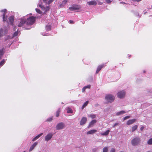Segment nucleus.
<instances>
[{
  "mask_svg": "<svg viewBox=\"0 0 152 152\" xmlns=\"http://www.w3.org/2000/svg\"><path fill=\"white\" fill-rule=\"evenodd\" d=\"M88 101H86V102H85V103L84 104H83V105H84V106H85V107L87 105V104H88Z\"/></svg>",
  "mask_w": 152,
  "mask_h": 152,
  "instance_id": "473e14b6",
  "label": "nucleus"
},
{
  "mask_svg": "<svg viewBox=\"0 0 152 152\" xmlns=\"http://www.w3.org/2000/svg\"><path fill=\"white\" fill-rule=\"evenodd\" d=\"M140 139L138 137H137L133 139L131 141L132 145L133 146H136L140 143Z\"/></svg>",
  "mask_w": 152,
  "mask_h": 152,
  "instance_id": "20e7f679",
  "label": "nucleus"
},
{
  "mask_svg": "<svg viewBox=\"0 0 152 152\" xmlns=\"http://www.w3.org/2000/svg\"><path fill=\"white\" fill-rule=\"evenodd\" d=\"M119 124V123H116L114 124V125L113 126V127H115L116 126L118 125Z\"/></svg>",
  "mask_w": 152,
  "mask_h": 152,
  "instance_id": "4c0bfd02",
  "label": "nucleus"
},
{
  "mask_svg": "<svg viewBox=\"0 0 152 152\" xmlns=\"http://www.w3.org/2000/svg\"><path fill=\"white\" fill-rule=\"evenodd\" d=\"M45 28L47 31H49L51 29V26L50 25L46 26L45 27Z\"/></svg>",
  "mask_w": 152,
  "mask_h": 152,
  "instance_id": "a878e982",
  "label": "nucleus"
},
{
  "mask_svg": "<svg viewBox=\"0 0 152 152\" xmlns=\"http://www.w3.org/2000/svg\"><path fill=\"white\" fill-rule=\"evenodd\" d=\"M120 3H122V4H125V3L124 2H120Z\"/></svg>",
  "mask_w": 152,
  "mask_h": 152,
  "instance_id": "09e8293b",
  "label": "nucleus"
},
{
  "mask_svg": "<svg viewBox=\"0 0 152 152\" xmlns=\"http://www.w3.org/2000/svg\"><path fill=\"white\" fill-rule=\"evenodd\" d=\"M5 63V60L4 59H3L0 62V66H2Z\"/></svg>",
  "mask_w": 152,
  "mask_h": 152,
  "instance_id": "c85d7f7f",
  "label": "nucleus"
},
{
  "mask_svg": "<svg viewBox=\"0 0 152 152\" xmlns=\"http://www.w3.org/2000/svg\"><path fill=\"white\" fill-rule=\"evenodd\" d=\"M115 149L113 148H112L110 151V152H115Z\"/></svg>",
  "mask_w": 152,
  "mask_h": 152,
  "instance_id": "58836bf2",
  "label": "nucleus"
},
{
  "mask_svg": "<svg viewBox=\"0 0 152 152\" xmlns=\"http://www.w3.org/2000/svg\"><path fill=\"white\" fill-rule=\"evenodd\" d=\"M43 134V133H41L40 134L38 135L37 136L35 137L32 140V141H34L35 140H36L38 138H39Z\"/></svg>",
  "mask_w": 152,
  "mask_h": 152,
  "instance_id": "aec40b11",
  "label": "nucleus"
},
{
  "mask_svg": "<svg viewBox=\"0 0 152 152\" xmlns=\"http://www.w3.org/2000/svg\"><path fill=\"white\" fill-rule=\"evenodd\" d=\"M145 71H144H144H143V73H145Z\"/></svg>",
  "mask_w": 152,
  "mask_h": 152,
  "instance_id": "3c124183",
  "label": "nucleus"
},
{
  "mask_svg": "<svg viewBox=\"0 0 152 152\" xmlns=\"http://www.w3.org/2000/svg\"><path fill=\"white\" fill-rule=\"evenodd\" d=\"M130 118V116H127L126 117H124L123 118V121H125L129 118Z\"/></svg>",
  "mask_w": 152,
  "mask_h": 152,
  "instance_id": "7c9ffc66",
  "label": "nucleus"
},
{
  "mask_svg": "<svg viewBox=\"0 0 152 152\" xmlns=\"http://www.w3.org/2000/svg\"><path fill=\"white\" fill-rule=\"evenodd\" d=\"M147 143L149 145H152V138H150L148 140Z\"/></svg>",
  "mask_w": 152,
  "mask_h": 152,
  "instance_id": "bb28decb",
  "label": "nucleus"
},
{
  "mask_svg": "<svg viewBox=\"0 0 152 152\" xmlns=\"http://www.w3.org/2000/svg\"><path fill=\"white\" fill-rule=\"evenodd\" d=\"M73 113V111L72 109L69 108H67V113Z\"/></svg>",
  "mask_w": 152,
  "mask_h": 152,
  "instance_id": "412c9836",
  "label": "nucleus"
},
{
  "mask_svg": "<svg viewBox=\"0 0 152 152\" xmlns=\"http://www.w3.org/2000/svg\"><path fill=\"white\" fill-rule=\"evenodd\" d=\"M105 98L108 102L111 103L114 101L115 97L114 95L112 94H109L105 96Z\"/></svg>",
  "mask_w": 152,
  "mask_h": 152,
  "instance_id": "f257e3e1",
  "label": "nucleus"
},
{
  "mask_svg": "<svg viewBox=\"0 0 152 152\" xmlns=\"http://www.w3.org/2000/svg\"><path fill=\"white\" fill-rule=\"evenodd\" d=\"M37 143H38L37 142H34L30 147L29 151H31L34 148V147L37 145Z\"/></svg>",
  "mask_w": 152,
  "mask_h": 152,
  "instance_id": "2eb2a0df",
  "label": "nucleus"
},
{
  "mask_svg": "<svg viewBox=\"0 0 152 152\" xmlns=\"http://www.w3.org/2000/svg\"><path fill=\"white\" fill-rule=\"evenodd\" d=\"M96 121L95 120H92L90 123L88 128H89L93 126V125L96 123Z\"/></svg>",
  "mask_w": 152,
  "mask_h": 152,
  "instance_id": "dca6fc26",
  "label": "nucleus"
},
{
  "mask_svg": "<svg viewBox=\"0 0 152 152\" xmlns=\"http://www.w3.org/2000/svg\"><path fill=\"white\" fill-rule=\"evenodd\" d=\"M97 132V130L95 129H93L90 130L87 133V134H93Z\"/></svg>",
  "mask_w": 152,
  "mask_h": 152,
  "instance_id": "a211bd4d",
  "label": "nucleus"
},
{
  "mask_svg": "<svg viewBox=\"0 0 152 152\" xmlns=\"http://www.w3.org/2000/svg\"><path fill=\"white\" fill-rule=\"evenodd\" d=\"M88 117H91L92 118H94L96 117V116L95 114H91L88 115Z\"/></svg>",
  "mask_w": 152,
  "mask_h": 152,
  "instance_id": "cd10ccee",
  "label": "nucleus"
},
{
  "mask_svg": "<svg viewBox=\"0 0 152 152\" xmlns=\"http://www.w3.org/2000/svg\"><path fill=\"white\" fill-rule=\"evenodd\" d=\"M69 22L71 23H73V21L72 20H69Z\"/></svg>",
  "mask_w": 152,
  "mask_h": 152,
  "instance_id": "c03bdc74",
  "label": "nucleus"
},
{
  "mask_svg": "<svg viewBox=\"0 0 152 152\" xmlns=\"http://www.w3.org/2000/svg\"><path fill=\"white\" fill-rule=\"evenodd\" d=\"M47 0H43V1L45 3H47Z\"/></svg>",
  "mask_w": 152,
  "mask_h": 152,
  "instance_id": "a18cd8bd",
  "label": "nucleus"
},
{
  "mask_svg": "<svg viewBox=\"0 0 152 152\" xmlns=\"http://www.w3.org/2000/svg\"><path fill=\"white\" fill-rule=\"evenodd\" d=\"M54 0H49V1L48 2V4H50V3L52 2Z\"/></svg>",
  "mask_w": 152,
  "mask_h": 152,
  "instance_id": "f704fd0d",
  "label": "nucleus"
},
{
  "mask_svg": "<svg viewBox=\"0 0 152 152\" xmlns=\"http://www.w3.org/2000/svg\"><path fill=\"white\" fill-rule=\"evenodd\" d=\"M39 7H41L42 9H43V8H44V9H45V7H44L43 6H42V5H39Z\"/></svg>",
  "mask_w": 152,
  "mask_h": 152,
  "instance_id": "a19ab883",
  "label": "nucleus"
},
{
  "mask_svg": "<svg viewBox=\"0 0 152 152\" xmlns=\"http://www.w3.org/2000/svg\"><path fill=\"white\" fill-rule=\"evenodd\" d=\"M105 66V65L104 64H103L102 65H100L98 66L97 70L96 72V73H98L100 71L101 69L102 68L104 67Z\"/></svg>",
  "mask_w": 152,
  "mask_h": 152,
  "instance_id": "ddd939ff",
  "label": "nucleus"
},
{
  "mask_svg": "<svg viewBox=\"0 0 152 152\" xmlns=\"http://www.w3.org/2000/svg\"><path fill=\"white\" fill-rule=\"evenodd\" d=\"M84 87L86 89L90 88L91 87V86L90 85H88L87 86H84Z\"/></svg>",
  "mask_w": 152,
  "mask_h": 152,
  "instance_id": "72a5a7b5",
  "label": "nucleus"
},
{
  "mask_svg": "<svg viewBox=\"0 0 152 152\" xmlns=\"http://www.w3.org/2000/svg\"><path fill=\"white\" fill-rule=\"evenodd\" d=\"M109 147H105L103 148V152H108Z\"/></svg>",
  "mask_w": 152,
  "mask_h": 152,
  "instance_id": "b1692460",
  "label": "nucleus"
},
{
  "mask_svg": "<svg viewBox=\"0 0 152 152\" xmlns=\"http://www.w3.org/2000/svg\"><path fill=\"white\" fill-rule=\"evenodd\" d=\"M146 152H152V150Z\"/></svg>",
  "mask_w": 152,
  "mask_h": 152,
  "instance_id": "8fccbe9b",
  "label": "nucleus"
},
{
  "mask_svg": "<svg viewBox=\"0 0 152 152\" xmlns=\"http://www.w3.org/2000/svg\"><path fill=\"white\" fill-rule=\"evenodd\" d=\"M53 134L52 133H49L45 137V140L46 141H48L50 140L52 137Z\"/></svg>",
  "mask_w": 152,
  "mask_h": 152,
  "instance_id": "1a4fd4ad",
  "label": "nucleus"
},
{
  "mask_svg": "<svg viewBox=\"0 0 152 152\" xmlns=\"http://www.w3.org/2000/svg\"><path fill=\"white\" fill-rule=\"evenodd\" d=\"M136 120L135 119L129 120L126 122V124L128 125H129L132 124L136 121Z\"/></svg>",
  "mask_w": 152,
  "mask_h": 152,
  "instance_id": "f8f14e48",
  "label": "nucleus"
},
{
  "mask_svg": "<svg viewBox=\"0 0 152 152\" xmlns=\"http://www.w3.org/2000/svg\"><path fill=\"white\" fill-rule=\"evenodd\" d=\"M86 88H85L84 87H83V88H82V91L83 92H84L85 91V90H86Z\"/></svg>",
  "mask_w": 152,
  "mask_h": 152,
  "instance_id": "ea45409f",
  "label": "nucleus"
},
{
  "mask_svg": "<svg viewBox=\"0 0 152 152\" xmlns=\"http://www.w3.org/2000/svg\"><path fill=\"white\" fill-rule=\"evenodd\" d=\"M36 10L37 12L39 14H41L42 13L41 11V10H40L38 9H37V8L36 9Z\"/></svg>",
  "mask_w": 152,
  "mask_h": 152,
  "instance_id": "2f4dec72",
  "label": "nucleus"
},
{
  "mask_svg": "<svg viewBox=\"0 0 152 152\" xmlns=\"http://www.w3.org/2000/svg\"><path fill=\"white\" fill-rule=\"evenodd\" d=\"M61 112V110L59 109L56 112V116L57 117H58L59 115V114Z\"/></svg>",
  "mask_w": 152,
  "mask_h": 152,
  "instance_id": "5701e85b",
  "label": "nucleus"
},
{
  "mask_svg": "<svg viewBox=\"0 0 152 152\" xmlns=\"http://www.w3.org/2000/svg\"><path fill=\"white\" fill-rule=\"evenodd\" d=\"M151 7H152V6H151Z\"/></svg>",
  "mask_w": 152,
  "mask_h": 152,
  "instance_id": "864d4df0",
  "label": "nucleus"
},
{
  "mask_svg": "<svg viewBox=\"0 0 152 152\" xmlns=\"http://www.w3.org/2000/svg\"><path fill=\"white\" fill-rule=\"evenodd\" d=\"M138 127L137 125H135L133 126L132 128V131L133 132L137 129Z\"/></svg>",
  "mask_w": 152,
  "mask_h": 152,
  "instance_id": "4be33fe9",
  "label": "nucleus"
},
{
  "mask_svg": "<svg viewBox=\"0 0 152 152\" xmlns=\"http://www.w3.org/2000/svg\"><path fill=\"white\" fill-rule=\"evenodd\" d=\"M144 126H142L140 128V130H141V131H142L143 130V129H144Z\"/></svg>",
  "mask_w": 152,
  "mask_h": 152,
  "instance_id": "79ce46f5",
  "label": "nucleus"
},
{
  "mask_svg": "<svg viewBox=\"0 0 152 152\" xmlns=\"http://www.w3.org/2000/svg\"><path fill=\"white\" fill-rule=\"evenodd\" d=\"M126 95V92L125 90L119 91L117 93V97L120 99H123Z\"/></svg>",
  "mask_w": 152,
  "mask_h": 152,
  "instance_id": "7ed1b4c3",
  "label": "nucleus"
},
{
  "mask_svg": "<svg viewBox=\"0 0 152 152\" xmlns=\"http://www.w3.org/2000/svg\"><path fill=\"white\" fill-rule=\"evenodd\" d=\"M64 127V124L63 123H60L58 124L56 126V129L57 130H59L63 129Z\"/></svg>",
  "mask_w": 152,
  "mask_h": 152,
  "instance_id": "0eeeda50",
  "label": "nucleus"
},
{
  "mask_svg": "<svg viewBox=\"0 0 152 152\" xmlns=\"http://www.w3.org/2000/svg\"><path fill=\"white\" fill-rule=\"evenodd\" d=\"M26 22V20L25 19H22L20 20V21L18 25L19 27H22L23 26Z\"/></svg>",
  "mask_w": 152,
  "mask_h": 152,
  "instance_id": "9d476101",
  "label": "nucleus"
},
{
  "mask_svg": "<svg viewBox=\"0 0 152 152\" xmlns=\"http://www.w3.org/2000/svg\"><path fill=\"white\" fill-rule=\"evenodd\" d=\"M7 32H8V31L7 30H5L4 31V34H7Z\"/></svg>",
  "mask_w": 152,
  "mask_h": 152,
  "instance_id": "37998d69",
  "label": "nucleus"
},
{
  "mask_svg": "<svg viewBox=\"0 0 152 152\" xmlns=\"http://www.w3.org/2000/svg\"><path fill=\"white\" fill-rule=\"evenodd\" d=\"M105 1L108 4H109L112 2V1L110 0H105Z\"/></svg>",
  "mask_w": 152,
  "mask_h": 152,
  "instance_id": "e433bc0d",
  "label": "nucleus"
},
{
  "mask_svg": "<svg viewBox=\"0 0 152 152\" xmlns=\"http://www.w3.org/2000/svg\"><path fill=\"white\" fill-rule=\"evenodd\" d=\"M126 113L125 111L122 110L116 113L115 114V115L116 116H119L125 113Z\"/></svg>",
  "mask_w": 152,
  "mask_h": 152,
  "instance_id": "4468645a",
  "label": "nucleus"
},
{
  "mask_svg": "<svg viewBox=\"0 0 152 152\" xmlns=\"http://www.w3.org/2000/svg\"><path fill=\"white\" fill-rule=\"evenodd\" d=\"M4 49L3 48L0 50V58L3 55L4 53Z\"/></svg>",
  "mask_w": 152,
  "mask_h": 152,
  "instance_id": "393cba45",
  "label": "nucleus"
},
{
  "mask_svg": "<svg viewBox=\"0 0 152 152\" xmlns=\"http://www.w3.org/2000/svg\"><path fill=\"white\" fill-rule=\"evenodd\" d=\"M87 120V118L86 117H83L81 119L80 122V124L81 125H82L85 124Z\"/></svg>",
  "mask_w": 152,
  "mask_h": 152,
  "instance_id": "6e6552de",
  "label": "nucleus"
},
{
  "mask_svg": "<svg viewBox=\"0 0 152 152\" xmlns=\"http://www.w3.org/2000/svg\"><path fill=\"white\" fill-rule=\"evenodd\" d=\"M110 132V131L109 130H108L104 132L101 133V134L103 136H107L108 134Z\"/></svg>",
  "mask_w": 152,
  "mask_h": 152,
  "instance_id": "6ab92c4d",
  "label": "nucleus"
},
{
  "mask_svg": "<svg viewBox=\"0 0 152 152\" xmlns=\"http://www.w3.org/2000/svg\"><path fill=\"white\" fill-rule=\"evenodd\" d=\"M53 120V118L52 117H50L48 118L46 120V121L47 122H51Z\"/></svg>",
  "mask_w": 152,
  "mask_h": 152,
  "instance_id": "c756f323",
  "label": "nucleus"
},
{
  "mask_svg": "<svg viewBox=\"0 0 152 152\" xmlns=\"http://www.w3.org/2000/svg\"><path fill=\"white\" fill-rule=\"evenodd\" d=\"M7 10L6 9H4L3 10H1L0 11L1 12L3 13L2 16L3 21L4 22L7 21V16H5L6 12H7Z\"/></svg>",
  "mask_w": 152,
  "mask_h": 152,
  "instance_id": "423d86ee",
  "label": "nucleus"
},
{
  "mask_svg": "<svg viewBox=\"0 0 152 152\" xmlns=\"http://www.w3.org/2000/svg\"><path fill=\"white\" fill-rule=\"evenodd\" d=\"M18 34V32L17 31L15 32L13 34V36L14 37L17 36Z\"/></svg>",
  "mask_w": 152,
  "mask_h": 152,
  "instance_id": "c9c22d12",
  "label": "nucleus"
},
{
  "mask_svg": "<svg viewBox=\"0 0 152 152\" xmlns=\"http://www.w3.org/2000/svg\"><path fill=\"white\" fill-rule=\"evenodd\" d=\"M80 7V5H73L71 7H69V9L71 11H75L79 9Z\"/></svg>",
  "mask_w": 152,
  "mask_h": 152,
  "instance_id": "39448f33",
  "label": "nucleus"
},
{
  "mask_svg": "<svg viewBox=\"0 0 152 152\" xmlns=\"http://www.w3.org/2000/svg\"><path fill=\"white\" fill-rule=\"evenodd\" d=\"M9 20L10 22L12 25H13V22H14V17L13 16H11L9 18Z\"/></svg>",
  "mask_w": 152,
  "mask_h": 152,
  "instance_id": "f3484780",
  "label": "nucleus"
},
{
  "mask_svg": "<svg viewBox=\"0 0 152 152\" xmlns=\"http://www.w3.org/2000/svg\"><path fill=\"white\" fill-rule=\"evenodd\" d=\"M97 4V2L95 0H93L87 2V4L89 5L95 6Z\"/></svg>",
  "mask_w": 152,
  "mask_h": 152,
  "instance_id": "9b49d317",
  "label": "nucleus"
},
{
  "mask_svg": "<svg viewBox=\"0 0 152 152\" xmlns=\"http://www.w3.org/2000/svg\"><path fill=\"white\" fill-rule=\"evenodd\" d=\"M85 107V106H84L83 105V106H82V109L83 110V109Z\"/></svg>",
  "mask_w": 152,
  "mask_h": 152,
  "instance_id": "de8ad7c7",
  "label": "nucleus"
},
{
  "mask_svg": "<svg viewBox=\"0 0 152 152\" xmlns=\"http://www.w3.org/2000/svg\"><path fill=\"white\" fill-rule=\"evenodd\" d=\"M47 10H45V12H46L47 10H49V7H47Z\"/></svg>",
  "mask_w": 152,
  "mask_h": 152,
  "instance_id": "49530a36",
  "label": "nucleus"
},
{
  "mask_svg": "<svg viewBox=\"0 0 152 152\" xmlns=\"http://www.w3.org/2000/svg\"><path fill=\"white\" fill-rule=\"evenodd\" d=\"M36 20V17L33 16H31L27 18L26 22L27 25H31L33 24L35 22Z\"/></svg>",
  "mask_w": 152,
  "mask_h": 152,
  "instance_id": "f03ea898",
  "label": "nucleus"
},
{
  "mask_svg": "<svg viewBox=\"0 0 152 152\" xmlns=\"http://www.w3.org/2000/svg\"><path fill=\"white\" fill-rule=\"evenodd\" d=\"M98 105V104H96V106H97Z\"/></svg>",
  "mask_w": 152,
  "mask_h": 152,
  "instance_id": "603ef678",
  "label": "nucleus"
}]
</instances>
